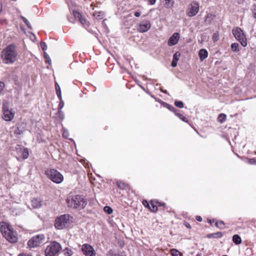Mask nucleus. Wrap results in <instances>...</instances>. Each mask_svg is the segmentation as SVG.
Returning <instances> with one entry per match:
<instances>
[{"label":"nucleus","mask_w":256,"mask_h":256,"mask_svg":"<svg viewBox=\"0 0 256 256\" xmlns=\"http://www.w3.org/2000/svg\"><path fill=\"white\" fill-rule=\"evenodd\" d=\"M0 231L3 236L9 242L15 243L18 240L16 232L13 230L12 226L6 222L0 223Z\"/></svg>","instance_id":"2"},{"label":"nucleus","mask_w":256,"mask_h":256,"mask_svg":"<svg viewBox=\"0 0 256 256\" xmlns=\"http://www.w3.org/2000/svg\"><path fill=\"white\" fill-rule=\"evenodd\" d=\"M64 254L65 256H72L73 254V252L71 249L66 248L64 250Z\"/></svg>","instance_id":"26"},{"label":"nucleus","mask_w":256,"mask_h":256,"mask_svg":"<svg viewBox=\"0 0 256 256\" xmlns=\"http://www.w3.org/2000/svg\"><path fill=\"white\" fill-rule=\"evenodd\" d=\"M176 116H178L180 120H182V121L187 122V119L182 114L178 113L177 112L176 113Z\"/></svg>","instance_id":"34"},{"label":"nucleus","mask_w":256,"mask_h":256,"mask_svg":"<svg viewBox=\"0 0 256 256\" xmlns=\"http://www.w3.org/2000/svg\"><path fill=\"white\" fill-rule=\"evenodd\" d=\"M231 48L233 52H238L240 50V46L238 43H233L231 44Z\"/></svg>","instance_id":"24"},{"label":"nucleus","mask_w":256,"mask_h":256,"mask_svg":"<svg viewBox=\"0 0 256 256\" xmlns=\"http://www.w3.org/2000/svg\"><path fill=\"white\" fill-rule=\"evenodd\" d=\"M232 33L236 40H237L244 46H246L247 40L244 31L239 27H236L232 30Z\"/></svg>","instance_id":"6"},{"label":"nucleus","mask_w":256,"mask_h":256,"mask_svg":"<svg viewBox=\"0 0 256 256\" xmlns=\"http://www.w3.org/2000/svg\"><path fill=\"white\" fill-rule=\"evenodd\" d=\"M224 256H227V255H224Z\"/></svg>","instance_id":"61"},{"label":"nucleus","mask_w":256,"mask_h":256,"mask_svg":"<svg viewBox=\"0 0 256 256\" xmlns=\"http://www.w3.org/2000/svg\"><path fill=\"white\" fill-rule=\"evenodd\" d=\"M248 162L250 164H256V161H248Z\"/></svg>","instance_id":"49"},{"label":"nucleus","mask_w":256,"mask_h":256,"mask_svg":"<svg viewBox=\"0 0 256 256\" xmlns=\"http://www.w3.org/2000/svg\"><path fill=\"white\" fill-rule=\"evenodd\" d=\"M177 60H173L171 64L172 66L174 68L176 67L177 65Z\"/></svg>","instance_id":"44"},{"label":"nucleus","mask_w":256,"mask_h":256,"mask_svg":"<svg viewBox=\"0 0 256 256\" xmlns=\"http://www.w3.org/2000/svg\"><path fill=\"white\" fill-rule=\"evenodd\" d=\"M134 15L136 17H139L140 16V12H135L134 14Z\"/></svg>","instance_id":"47"},{"label":"nucleus","mask_w":256,"mask_h":256,"mask_svg":"<svg viewBox=\"0 0 256 256\" xmlns=\"http://www.w3.org/2000/svg\"><path fill=\"white\" fill-rule=\"evenodd\" d=\"M108 256H124L122 254L118 253H114L112 250H110L108 254Z\"/></svg>","instance_id":"35"},{"label":"nucleus","mask_w":256,"mask_h":256,"mask_svg":"<svg viewBox=\"0 0 256 256\" xmlns=\"http://www.w3.org/2000/svg\"><path fill=\"white\" fill-rule=\"evenodd\" d=\"M28 156V152L26 148H24L22 152V158L24 159H26Z\"/></svg>","instance_id":"32"},{"label":"nucleus","mask_w":256,"mask_h":256,"mask_svg":"<svg viewBox=\"0 0 256 256\" xmlns=\"http://www.w3.org/2000/svg\"><path fill=\"white\" fill-rule=\"evenodd\" d=\"M213 38L214 39V36H213Z\"/></svg>","instance_id":"59"},{"label":"nucleus","mask_w":256,"mask_h":256,"mask_svg":"<svg viewBox=\"0 0 256 256\" xmlns=\"http://www.w3.org/2000/svg\"><path fill=\"white\" fill-rule=\"evenodd\" d=\"M24 131V128L20 126H17L14 130V134L16 135H20Z\"/></svg>","instance_id":"19"},{"label":"nucleus","mask_w":256,"mask_h":256,"mask_svg":"<svg viewBox=\"0 0 256 256\" xmlns=\"http://www.w3.org/2000/svg\"><path fill=\"white\" fill-rule=\"evenodd\" d=\"M60 103L58 104V114H63V112L62 110V109L64 106V101L62 100H60Z\"/></svg>","instance_id":"25"},{"label":"nucleus","mask_w":256,"mask_h":256,"mask_svg":"<svg viewBox=\"0 0 256 256\" xmlns=\"http://www.w3.org/2000/svg\"><path fill=\"white\" fill-rule=\"evenodd\" d=\"M170 254L172 256H180V252L176 249L172 250Z\"/></svg>","instance_id":"31"},{"label":"nucleus","mask_w":256,"mask_h":256,"mask_svg":"<svg viewBox=\"0 0 256 256\" xmlns=\"http://www.w3.org/2000/svg\"><path fill=\"white\" fill-rule=\"evenodd\" d=\"M70 216L68 214L58 216L54 221V226L58 230H63L67 228L70 224Z\"/></svg>","instance_id":"4"},{"label":"nucleus","mask_w":256,"mask_h":256,"mask_svg":"<svg viewBox=\"0 0 256 256\" xmlns=\"http://www.w3.org/2000/svg\"><path fill=\"white\" fill-rule=\"evenodd\" d=\"M171 0H166V3H170Z\"/></svg>","instance_id":"54"},{"label":"nucleus","mask_w":256,"mask_h":256,"mask_svg":"<svg viewBox=\"0 0 256 256\" xmlns=\"http://www.w3.org/2000/svg\"><path fill=\"white\" fill-rule=\"evenodd\" d=\"M164 203L158 202L156 200H152L149 204L148 208L149 210L153 212H156L158 211V207L160 206H164Z\"/></svg>","instance_id":"13"},{"label":"nucleus","mask_w":256,"mask_h":256,"mask_svg":"<svg viewBox=\"0 0 256 256\" xmlns=\"http://www.w3.org/2000/svg\"><path fill=\"white\" fill-rule=\"evenodd\" d=\"M216 226L222 229L224 228V222L222 221H218L216 223Z\"/></svg>","instance_id":"36"},{"label":"nucleus","mask_w":256,"mask_h":256,"mask_svg":"<svg viewBox=\"0 0 256 256\" xmlns=\"http://www.w3.org/2000/svg\"><path fill=\"white\" fill-rule=\"evenodd\" d=\"M56 95L60 100H62V93L60 92H56Z\"/></svg>","instance_id":"43"},{"label":"nucleus","mask_w":256,"mask_h":256,"mask_svg":"<svg viewBox=\"0 0 256 256\" xmlns=\"http://www.w3.org/2000/svg\"><path fill=\"white\" fill-rule=\"evenodd\" d=\"M150 27L151 24L150 21L144 20L140 23L137 28V30L140 32H148Z\"/></svg>","instance_id":"12"},{"label":"nucleus","mask_w":256,"mask_h":256,"mask_svg":"<svg viewBox=\"0 0 256 256\" xmlns=\"http://www.w3.org/2000/svg\"><path fill=\"white\" fill-rule=\"evenodd\" d=\"M104 14L102 12H94L93 16L98 20H100L104 17Z\"/></svg>","instance_id":"17"},{"label":"nucleus","mask_w":256,"mask_h":256,"mask_svg":"<svg viewBox=\"0 0 256 256\" xmlns=\"http://www.w3.org/2000/svg\"><path fill=\"white\" fill-rule=\"evenodd\" d=\"M196 256H200V255L197 254Z\"/></svg>","instance_id":"60"},{"label":"nucleus","mask_w":256,"mask_h":256,"mask_svg":"<svg viewBox=\"0 0 256 256\" xmlns=\"http://www.w3.org/2000/svg\"><path fill=\"white\" fill-rule=\"evenodd\" d=\"M222 236V234L221 232H218L208 235V238H220Z\"/></svg>","instance_id":"21"},{"label":"nucleus","mask_w":256,"mask_h":256,"mask_svg":"<svg viewBox=\"0 0 256 256\" xmlns=\"http://www.w3.org/2000/svg\"><path fill=\"white\" fill-rule=\"evenodd\" d=\"M254 17L255 18H256V14H254Z\"/></svg>","instance_id":"58"},{"label":"nucleus","mask_w":256,"mask_h":256,"mask_svg":"<svg viewBox=\"0 0 256 256\" xmlns=\"http://www.w3.org/2000/svg\"><path fill=\"white\" fill-rule=\"evenodd\" d=\"M72 14H73L74 17L78 19V20H79L82 16V14L80 12H78V11L76 10H73Z\"/></svg>","instance_id":"27"},{"label":"nucleus","mask_w":256,"mask_h":256,"mask_svg":"<svg viewBox=\"0 0 256 256\" xmlns=\"http://www.w3.org/2000/svg\"><path fill=\"white\" fill-rule=\"evenodd\" d=\"M142 204L148 208L150 202H148V201L146 200H144L142 202Z\"/></svg>","instance_id":"45"},{"label":"nucleus","mask_w":256,"mask_h":256,"mask_svg":"<svg viewBox=\"0 0 256 256\" xmlns=\"http://www.w3.org/2000/svg\"><path fill=\"white\" fill-rule=\"evenodd\" d=\"M199 9V4L196 2H193L189 6L186 10V14L189 16H194L198 13Z\"/></svg>","instance_id":"9"},{"label":"nucleus","mask_w":256,"mask_h":256,"mask_svg":"<svg viewBox=\"0 0 256 256\" xmlns=\"http://www.w3.org/2000/svg\"><path fill=\"white\" fill-rule=\"evenodd\" d=\"M174 104L179 108H184V104L182 101L176 100L174 102Z\"/></svg>","instance_id":"33"},{"label":"nucleus","mask_w":256,"mask_h":256,"mask_svg":"<svg viewBox=\"0 0 256 256\" xmlns=\"http://www.w3.org/2000/svg\"><path fill=\"white\" fill-rule=\"evenodd\" d=\"M80 22L81 23V24L84 26V24H86V18L82 16L79 20Z\"/></svg>","instance_id":"39"},{"label":"nucleus","mask_w":256,"mask_h":256,"mask_svg":"<svg viewBox=\"0 0 256 256\" xmlns=\"http://www.w3.org/2000/svg\"><path fill=\"white\" fill-rule=\"evenodd\" d=\"M226 116L225 114H220L218 117V120L220 123H223L226 120Z\"/></svg>","instance_id":"22"},{"label":"nucleus","mask_w":256,"mask_h":256,"mask_svg":"<svg viewBox=\"0 0 256 256\" xmlns=\"http://www.w3.org/2000/svg\"><path fill=\"white\" fill-rule=\"evenodd\" d=\"M58 114V116H60V118H62V120H63L64 118V114Z\"/></svg>","instance_id":"51"},{"label":"nucleus","mask_w":256,"mask_h":256,"mask_svg":"<svg viewBox=\"0 0 256 256\" xmlns=\"http://www.w3.org/2000/svg\"><path fill=\"white\" fill-rule=\"evenodd\" d=\"M2 10V4L0 2V13L1 12Z\"/></svg>","instance_id":"53"},{"label":"nucleus","mask_w":256,"mask_h":256,"mask_svg":"<svg viewBox=\"0 0 256 256\" xmlns=\"http://www.w3.org/2000/svg\"><path fill=\"white\" fill-rule=\"evenodd\" d=\"M66 202L68 206L78 210L83 209L88 204L87 200L79 194L69 196Z\"/></svg>","instance_id":"1"},{"label":"nucleus","mask_w":256,"mask_h":256,"mask_svg":"<svg viewBox=\"0 0 256 256\" xmlns=\"http://www.w3.org/2000/svg\"><path fill=\"white\" fill-rule=\"evenodd\" d=\"M180 56V53L178 52H176L173 56V60H178Z\"/></svg>","instance_id":"37"},{"label":"nucleus","mask_w":256,"mask_h":256,"mask_svg":"<svg viewBox=\"0 0 256 256\" xmlns=\"http://www.w3.org/2000/svg\"><path fill=\"white\" fill-rule=\"evenodd\" d=\"M55 88H56V92H60V88L59 86V84H58V83L56 82H55Z\"/></svg>","instance_id":"40"},{"label":"nucleus","mask_w":256,"mask_h":256,"mask_svg":"<svg viewBox=\"0 0 256 256\" xmlns=\"http://www.w3.org/2000/svg\"><path fill=\"white\" fill-rule=\"evenodd\" d=\"M4 63L9 64L14 62L16 60L17 54L14 46L9 45L2 50L1 54Z\"/></svg>","instance_id":"3"},{"label":"nucleus","mask_w":256,"mask_h":256,"mask_svg":"<svg viewBox=\"0 0 256 256\" xmlns=\"http://www.w3.org/2000/svg\"><path fill=\"white\" fill-rule=\"evenodd\" d=\"M21 18L22 19V20L24 22L26 25V26H28V28H29V29H32V28L31 26V25L30 23V22H28V20L26 18H24V16H21Z\"/></svg>","instance_id":"30"},{"label":"nucleus","mask_w":256,"mask_h":256,"mask_svg":"<svg viewBox=\"0 0 256 256\" xmlns=\"http://www.w3.org/2000/svg\"><path fill=\"white\" fill-rule=\"evenodd\" d=\"M68 135V131L66 130H63L62 136L64 138H67Z\"/></svg>","instance_id":"41"},{"label":"nucleus","mask_w":256,"mask_h":256,"mask_svg":"<svg viewBox=\"0 0 256 256\" xmlns=\"http://www.w3.org/2000/svg\"><path fill=\"white\" fill-rule=\"evenodd\" d=\"M232 241L236 244H240L242 243L241 238L238 234H234L232 236Z\"/></svg>","instance_id":"18"},{"label":"nucleus","mask_w":256,"mask_h":256,"mask_svg":"<svg viewBox=\"0 0 256 256\" xmlns=\"http://www.w3.org/2000/svg\"><path fill=\"white\" fill-rule=\"evenodd\" d=\"M68 20H69V22H72V21L70 19L68 18ZM73 23H74V22H73Z\"/></svg>","instance_id":"57"},{"label":"nucleus","mask_w":256,"mask_h":256,"mask_svg":"<svg viewBox=\"0 0 256 256\" xmlns=\"http://www.w3.org/2000/svg\"><path fill=\"white\" fill-rule=\"evenodd\" d=\"M196 220H198V222H201L202 220V218L200 216H197Z\"/></svg>","instance_id":"50"},{"label":"nucleus","mask_w":256,"mask_h":256,"mask_svg":"<svg viewBox=\"0 0 256 256\" xmlns=\"http://www.w3.org/2000/svg\"><path fill=\"white\" fill-rule=\"evenodd\" d=\"M248 160H255L254 158H250V159H248Z\"/></svg>","instance_id":"56"},{"label":"nucleus","mask_w":256,"mask_h":256,"mask_svg":"<svg viewBox=\"0 0 256 256\" xmlns=\"http://www.w3.org/2000/svg\"><path fill=\"white\" fill-rule=\"evenodd\" d=\"M44 58L45 59L46 62V63L48 64H51L52 62H51L50 58V56H48V54L46 52H44Z\"/></svg>","instance_id":"28"},{"label":"nucleus","mask_w":256,"mask_h":256,"mask_svg":"<svg viewBox=\"0 0 256 256\" xmlns=\"http://www.w3.org/2000/svg\"><path fill=\"white\" fill-rule=\"evenodd\" d=\"M40 46L43 50H45L47 49V45L44 42H41Z\"/></svg>","instance_id":"38"},{"label":"nucleus","mask_w":256,"mask_h":256,"mask_svg":"<svg viewBox=\"0 0 256 256\" xmlns=\"http://www.w3.org/2000/svg\"><path fill=\"white\" fill-rule=\"evenodd\" d=\"M116 185L118 188L122 190H124L128 186L127 184L122 180H118L116 182Z\"/></svg>","instance_id":"20"},{"label":"nucleus","mask_w":256,"mask_h":256,"mask_svg":"<svg viewBox=\"0 0 256 256\" xmlns=\"http://www.w3.org/2000/svg\"><path fill=\"white\" fill-rule=\"evenodd\" d=\"M164 105L167 108H168L170 110L174 112L175 114L176 113V108L172 106V105H170L167 103H165L164 102Z\"/></svg>","instance_id":"23"},{"label":"nucleus","mask_w":256,"mask_h":256,"mask_svg":"<svg viewBox=\"0 0 256 256\" xmlns=\"http://www.w3.org/2000/svg\"><path fill=\"white\" fill-rule=\"evenodd\" d=\"M104 211L108 214H112L113 212L112 208L109 206H106L104 208Z\"/></svg>","instance_id":"29"},{"label":"nucleus","mask_w":256,"mask_h":256,"mask_svg":"<svg viewBox=\"0 0 256 256\" xmlns=\"http://www.w3.org/2000/svg\"><path fill=\"white\" fill-rule=\"evenodd\" d=\"M46 176L54 182L60 184L64 180L62 175L54 169L49 168L45 171Z\"/></svg>","instance_id":"5"},{"label":"nucleus","mask_w":256,"mask_h":256,"mask_svg":"<svg viewBox=\"0 0 256 256\" xmlns=\"http://www.w3.org/2000/svg\"><path fill=\"white\" fill-rule=\"evenodd\" d=\"M82 250L86 256H96L94 248L89 244H84L82 246Z\"/></svg>","instance_id":"11"},{"label":"nucleus","mask_w":256,"mask_h":256,"mask_svg":"<svg viewBox=\"0 0 256 256\" xmlns=\"http://www.w3.org/2000/svg\"><path fill=\"white\" fill-rule=\"evenodd\" d=\"M5 86V84L3 82H0V93L2 92L3 90L4 87Z\"/></svg>","instance_id":"42"},{"label":"nucleus","mask_w":256,"mask_h":256,"mask_svg":"<svg viewBox=\"0 0 256 256\" xmlns=\"http://www.w3.org/2000/svg\"><path fill=\"white\" fill-rule=\"evenodd\" d=\"M62 249L60 244L56 242H51L45 250L46 256H55Z\"/></svg>","instance_id":"7"},{"label":"nucleus","mask_w":256,"mask_h":256,"mask_svg":"<svg viewBox=\"0 0 256 256\" xmlns=\"http://www.w3.org/2000/svg\"><path fill=\"white\" fill-rule=\"evenodd\" d=\"M198 56L201 61H203L208 56V52L205 49H201L198 52Z\"/></svg>","instance_id":"15"},{"label":"nucleus","mask_w":256,"mask_h":256,"mask_svg":"<svg viewBox=\"0 0 256 256\" xmlns=\"http://www.w3.org/2000/svg\"><path fill=\"white\" fill-rule=\"evenodd\" d=\"M14 113L12 110L8 108L6 104H3V118L6 121H11L14 117Z\"/></svg>","instance_id":"10"},{"label":"nucleus","mask_w":256,"mask_h":256,"mask_svg":"<svg viewBox=\"0 0 256 256\" xmlns=\"http://www.w3.org/2000/svg\"><path fill=\"white\" fill-rule=\"evenodd\" d=\"M186 226L187 228H190V225L188 224H186Z\"/></svg>","instance_id":"55"},{"label":"nucleus","mask_w":256,"mask_h":256,"mask_svg":"<svg viewBox=\"0 0 256 256\" xmlns=\"http://www.w3.org/2000/svg\"><path fill=\"white\" fill-rule=\"evenodd\" d=\"M180 37V36L178 33H174L168 39V45L169 46H172L177 44Z\"/></svg>","instance_id":"14"},{"label":"nucleus","mask_w":256,"mask_h":256,"mask_svg":"<svg viewBox=\"0 0 256 256\" xmlns=\"http://www.w3.org/2000/svg\"><path fill=\"white\" fill-rule=\"evenodd\" d=\"M156 2V0H148V2L150 4L153 5Z\"/></svg>","instance_id":"46"},{"label":"nucleus","mask_w":256,"mask_h":256,"mask_svg":"<svg viewBox=\"0 0 256 256\" xmlns=\"http://www.w3.org/2000/svg\"><path fill=\"white\" fill-rule=\"evenodd\" d=\"M160 91H161L162 92H164V94H168V92H167V90H163V89H162V88H160Z\"/></svg>","instance_id":"52"},{"label":"nucleus","mask_w":256,"mask_h":256,"mask_svg":"<svg viewBox=\"0 0 256 256\" xmlns=\"http://www.w3.org/2000/svg\"><path fill=\"white\" fill-rule=\"evenodd\" d=\"M32 206L34 208H38L42 206V202L38 198H33L31 200Z\"/></svg>","instance_id":"16"},{"label":"nucleus","mask_w":256,"mask_h":256,"mask_svg":"<svg viewBox=\"0 0 256 256\" xmlns=\"http://www.w3.org/2000/svg\"><path fill=\"white\" fill-rule=\"evenodd\" d=\"M18 256H32L31 255L27 254H20Z\"/></svg>","instance_id":"48"},{"label":"nucleus","mask_w":256,"mask_h":256,"mask_svg":"<svg viewBox=\"0 0 256 256\" xmlns=\"http://www.w3.org/2000/svg\"><path fill=\"white\" fill-rule=\"evenodd\" d=\"M45 240V236L42 234H38L32 237L28 242V246L30 248H34L39 246Z\"/></svg>","instance_id":"8"}]
</instances>
